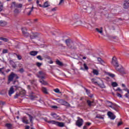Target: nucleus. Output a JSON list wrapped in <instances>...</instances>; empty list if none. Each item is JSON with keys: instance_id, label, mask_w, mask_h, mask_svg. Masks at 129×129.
I'll return each instance as SVG.
<instances>
[{"instance_id": "62", "label": "nucleus", "mask_w": 129, "mask_h": 129, "mask_svg": "<svg viewBox=\"0 0 129 129\" xmlns=\"http://www.w3.org/2000/svg\"><path fill=\"white\" fill-rule=\"evenodd\" d=\"M46 59H47L48 60H51V57L50 56H47L46 57Z\"/></svg>"}, {"instance_id": "26", "label": "nucleus", "mask_w": 129, "mask_h": 129, "mask_svg": "<svg viewBox=\"0 0 129 129\" xmlns=\"http://www.w3.org/2000/svg\"><path fill=\"white\" fill-rule=\"evenodd\" d=\"M42 91L44 93V94H48V91H47V89L45 87L42 88Z\"/></svg>"}, {"instance_id": "12", "label": "nucleus", "mask_w": 129, "mask_h": 129, "mask_svg": "<svg viewBox=\"0 0 129 129\" xmlns=\"http://www.w3.org/2000/svg\"><path fill=\"white\" fill-rule=\"evenodd\" d=\"M107 115L111 119H115V116L114 114H113V113H112L111 111H108L107 112Z\"/></svg>"}, {"instance_id": "55", "label": "nucleus", "mask_w": 129, "mask_h": 129, "mask_svg": "<svg viewBox=\"0 0 129 129\" xmlns=\"http://www.w3.org/2000/svg\"><path fill=\"white\" fill-rule=\"evenodd\" d=\"M48 63L49 64H53V60H52V59H50V61H48Z\"/></svg>"}, {"instance_id": "58", "label": "nucleus", "mask_w": 129, "mask_h": 129, "mask_svg": "<svg viewBox=\"0 0 129 129\" xmlns=\"http://www.w3.org/2000/svg\"><path fill=\"white\" fill-rule=\"evenodd\" d=\"M83 129H87V126L86 125L83 126Z\"/></svg>"}, {"instance_id": "49", "label": "nucleus", "mask_w": 129, "mask_h": 129, "mask_svg": "<svg viewBox=\"0 0 129 129\" xmlns=\"http://www.w3.org/2000/svg\"><path fill=\"white\" fill-rule=\"evenodd\" d=\"M32 23H36V22H38V19H34L32 21H31Z\"/></svg>"}, {"instance_id": "43", "label": "nucleus", "mask_w": 129, "mask_h": 129, "mask_svg": "<svg viewBox=\"0 0 129 129\" xmlns=\"http://www.w3.org/2000/svg\"><path fill=\"white\" fill-rule=\"evenodd\" d=\"M54 92H55L56 93H60V90H59V89H55L54 90Z\"/></svg>"}, {"instance_id": "45", "label": "nucleus", "mask_w": 129, "mask_h": 129, "mask_svg": "<svg viewBox=\"0 0 129 129\" xmlns=\"http://www.w3.org/2000/svg\"><path fill=\"white\" fill-rule=\"evenodd\" d=\"M85 125L88 126H90V125H91V122H87L85 123Z\"/></svg>"}, {"instance_id": "21", "label": "nucleus", "mask_w": 129, "mask_h": 129, "mask_svg": "<svg viewBox=\"0 0 129 129\" xmlns=\"http://www.w3.org/2000/svg\"><path fill=\"white\" fill-rule=\"evenodd\" d=\"M128 5H129V3H127L126 1H125L123 5V9H128L129 8Z\"/></svg>"}, {"instance_id": "13", "label": "nucleus", "mask_w": 129, "mask_h": 129, "mask_svg": "<svg viewBox=\"0 0 129 129\" xmlns=\"http://www.w3.org/2000/svg\"><path fill=\"white\" fill-rule=\"evenodd\" d=\"M15 93V90L14 89V87H11L9 91V96H12V94H14Z\"/></svg>"}, {"instance_id": "60", "label": "nucleus", "mask_w": 129, "mask_h": 129, "mask_svg": "<svg viewBox=\"0 0 129 129\" xmlns=\"http://www.w3.org/2000/svg\"><path fill=\"white\" fill-rule=\"evenodd\" d=\"M56 8H53V9L51 10V11H52V12H55V11H56Z\"/></svg>"}, {"instance_id": "11", "label": "nucleus", "mask_w": 129, "mask_h": 129, "mask_svg": "<svg viewBox=\"0 0 129 129\" xmlns=\"http://www.w3.org/2000/svg\"><path fill=\"white\" fill-rule=\"evenodd\" d=\"M110 105H108L109 107L112 108L114 110H117V106L115 104H113L111 102H109Z\"/></svg>"}, {"instance_id": "57", "label": "nucleus", "mask_w": 129, "mask_h": 129, "mask_svg": "<svg viewBox=\"0 0 129 129\" xmlns=\"http://www.w3.org/2000/svg\"><path fill=\"white\" fill-rule=\"evenodd\" d=\"M116 90V91H121L122 90L120 88H117Z\"/></svg>"}, {"instance_id": "64", "label": "nucleus", "mask_w": 129, "mask_h": 129, "mask_svg": "<svg viewBox=\"0 0 129 129\" xmlns=\"http://www.w3.org/2000/svg\"><path fill=\"white\" fill-rule=\"evenodd\" d=\"M122 87H125V85H124V84H122Z\"/></svg>"}, {"instance_id": "9", "label": "nucleus", "mask_w": 129, "mask_h": 129, "mask_svg": "<svg viewBox=\"0 0 129 129\" xmlns=\"http://www.w3.org/2000/svg\"><path fill=\"white\" fill-rule=\"evenodd\" d=\"M112 64L115 67H116V69H118L117 68L119 66L118 62L116 60V58L115 57H113L112 58Z\"/></svg>"}, {"instance_id": "16", "label": "nucleus", "mask_w": 129, "mask_h": 129, "mask_svg": "<svg viewBox=\"0 0 129 129\" xmlns=\"http://www.w3.org/2000/svg\"><path fill=\"white\" fill-rule=\"evenodd\" d=\"M38 53H39V52L37 51H31L30 52L29 54L31 56H35L38 55Z\"/></svg>"}, {"instance_id": "52", "label": "nucleus", "mask_w": 129, "mask_h": 129, "mask_svg": "<svg viewBox=\"0 0 129 129\" xmlns=\"http://www.w3.org/2000/svg\"><path fill=\"white\" fill-rule=\"evenodd\" d=\"M39 3H40V1H39V0H37L36 5H37V7H39V5H41V4H39Z\"/></svg>"}, {"instance_id": "15", "label": "nucleus", "mask_w": 129, "mask_h": 129, "mask_svg": "<svg viewBox=\"0 0 129 129\" xmlns=\"http://www.w3.org/2000/svg\"><path fill=\"white\" fill-rule=\"evenodd\" d=\"M93 103H94V101H91L90 100H87V104H88L89 107H91V106H93Z\"/></svg>"}, {"instance_id": "4", "label": "nucleus", "mask_w": 129, "mask_h": 129, "mask_svg": "<svg viewBox=\"0 0 129 129\" xmlns=\"http://www.w3.org/2000/svg\"><path fill=\"white\" fill-rule=\"evenodd\" d=\"M97 84L98 86H99L101 88H105V86L103 83V81L101 80L100 78L97 79Z\"/></svg>"}, {"instance_id": "59", "label": "nucleus", "mask_w": 129, "mask_h": 129, "mask_svg": "<svg viewBox=\"0 0 129 129\" xmlns=\"http://www.w3.org/2000/svg\"><path fill=\"white\" fill-rule=\"evenodd\" d=\"M25 129H30V126L27 125L25 127Z\"/></svg>"}, {"instance_id": "46", "label": "nucleus", "mask_w": 129, "mask_h": 129, "mask_svg": "<svg viewBox=\"0 0 129 129\" xmlns=\"http://www.w3.org/2000/svg\"><path fill=\"white\" fill-rule=\"evenodd\" d=\"M19 72H20V73H24V72H25V70L24 69L21 68L19 70Z\"/></svg>"}, {"instance_id": "56", "label": "nucleus", "mask_w": 129, "mask_h": 129, "mask_svg": "<svg viewBox=\"0 0 129 129\" xmlns=\"http://www.w3.org/2000/svg\"><path fill=\"white\" fill-rule=\"evenodd\" d=\"M52 108L56 109L58 108V106L54 105V106H52Z\"/></svg>"}, {"instance_id": "19", "label": "nucleus", "mask_w": 129, "mask_h": 129, "mask_svg": "<svg viewBox=\"0 0 129 129\" xmlns=\"http://www.w3.org/2000/svg\"><path fill=\"white\" fill-rule=\"evenodd\" d=\"M56 65H58V66H64V64L63 62H61L59 59H56L55 61Z\"/></svg>"}, {"instance_id": "32", "label": "nucleus", "mask_w": 129, "mask_h": 129, "mask_svg": "<svg viewBox=\"0 0 129 129\" xmlns=\"http://www.w3.org/2000/svg\"><path fill=\"white\" fill-rule=\"evenodd\" d=\"M19 95H22V96H25V95H26V91H21L20 92Z\"/></svg>"}, {"instance_id": "25", "label": "nucleus", "mask_w": 129, "mask_h": 129, "mask_svg": "<svg viewBox=\"0 0 129 129\" xmlns=\"http://www.w3.org/2000/svg\"><path fill=\"white\" fill-rule=\"evenodd\" d=\"M96 31H97L98 33H99V34H102V33L103 32L102 27H101L100 30H99V28H96Z\"/></svg>"}, {"instance_id": "3", "label": "nucleus", "mask_w": 129, "mask_h": 129, "mask_svg": "<svg viewBox=\"0 0 129 129\" xmlns=\"http://www.w3.org/2000/svg\"><path fill=\"white\" fill-rule=\"evenodd\" d=\"M56 101L61 104V105H64V106H67L68 107H71V105L68 103V102L64 100L63 99H57Z\"/></svg>"}, {"instance_id": "63", "label": "nucleus", "mask_w": 129, "mask_h": 129, "mask_svg": "<svg viewBox=\"0 0 129 129\" xmlns=\"http://www.w3.org/2000/svg\"><path fill=\"white\" fill-rule=\"evenodd\" d=\"M10 71H11V70L8 69V70H7L6 71V72H7V73H9V72H10Z\"/></svg>"}, {"instance_id": "30", "label": "nucleus", "mask_w": 129, "mask_h": 129, "mask_svg": "<svg viewBox=\"0 0 129 129\" xmlns=\"http://www.w3.org/2000/svg\"><path fill=\"white\" fill-rule=\"evenodd\" d=\"M107 75H108V76L110 77H111V78H114V77H115V75L110 73H108Z\"/></svg>"}, {"instance_id": "23", "label": "nucleus", "mask_w": 129, "mask_h": 129, "mask_svg": "<svg viewBox=\"0 0 129 129\" xmlns=\"http://www.w3.org/2000/svg\"><path fill=\"white\" fill-rule=\"evenodd\" d=\"M85 90H86V92L87 93V94L89 96V97H93V95L90 96V90L85 88Z\"/></svg>"}, {"instance_id": "41", "label": "nucleus", "mask_w": 129, "mask_h": 129, "mask_svg": "<svg viewBox=\"0 0 129 129\" xmlns=\"http://www.w3.org/2000/svg\"><path fill=\"white\" fill-rule=\"evenodd\" d=\"M51 116H52V117H54V118H55L56 117H57V114H56V113H52V114H51Z\"/></svg>"}, {"instance_id": "36", "label": "nucleus", "mask_w": 129, "mask_h": 129, "mask_svg": "<svg viewBox=\"0 0 129 129\" xmlns=\"http://www.w3.org/2000/svg\"><path fill=\"white\" fill-rule=\"evenodd\" d=\"M111 85L113 87H116L118 85H117V83L114 82L112 83Z\"/></svg>"}, {"instance_id": "27", "label": "nucleus", "mask_w": 129, "mask_h": 129, "mask_svg": "<svg viewBox=\"0 0 129 129\" xmlns=\"http://www.w3.org/2000/svg\"><path fill=\"white\" fill-rule=\"evenodd\" d=\"M30 83L31 84H33V85H34L35 86H37V81L33 80L32 81H30Z\"/></svg>"}, {"instance_id": "33", "label": "nucleus", "mask_w": 129, "mask_h": 129, "mask_svg": "<svg viewBox=\"0 0 129 129\" xmlns=\"http://www.w3.org/2000/svg\"><path fill=\"white\" fill-rule=\"evenodd\" d=\"M44 121H46V122H48V123H50L51 124H53V123H52V121H54V120H48L47 118H44Z\"/></svg>"}, {"instance_id": "8", "label": "nucleus", "mask_w": 129, "mask_h": 129, "mask_svg": "<svg viewBox=\"0 0 129 129\" xmlns=\"http://www.w3.org/2000/svg\"><path fill=\"white\" fill-rule=\"evenodd\" d=\"M45 73L42 71H39L37 76L38 78H40L41 79H45Z\"/></svg>"}, {"instance_id": "18", "label": "nucleus", "mask_w": 129, "mask_h": 129, "mask_svg": "<svg viewBox=\"0 0 129 129\" xmlns=\"http://www.w3.org/2000/svg\"><path fill=\"white\" fill-rule=\"evenodd\" d=\"M22 121L24 123H26V124H29V120L27 119V117L26 116L22 118Z\"/></svg>"}, {"instance_id": "22", "label": "nucleus", "mask_w": 129, "mask_h": 129, "mask_svg": "<svg viewBox=\"0 0 129 129\" xmlns=\"http://www.w3.org/2000/svg\"><path fill=\"white\" fill-rule=\"evenodd\" d=\"M39 82L41 83L42 85H47L48 83L46 81H44V80L41 79L39 80Z\"/></svg>"}, {"instance_id": "44", "label": "nucleus", "mask_w": 129, "mask_h": 129, "mask_svg": "<svg viewBox=\"0 0 129 129\" xmlns=\"http://www.w3.org/2000/svg\"><path fill=\"white\" fill-rule=\"evenodd\" d=\"M36 66H37V67H40V66H42V63L39 62H36Z\"/></svg>"}, {"instance_id": "31", "label": "nucleus", "mask_w": 129, "mask_h": 129, "mask_svg": "<svg viewBox=\"0 0 129 129\" xmlns=\"http://www.w3.org/2000/svg\"><path fill=\"white\" fill-rule=\"evenodd\" d=\"M93 73L94 75H98V74H99L98 71H97V70H95V69H94L93 70Z\"/></svg>"}, {"instance_id": "1", "label": "nucleus", "mask_w": 129, "mask_h": 129, "mask_svg": "<svg viewBox=\"0 0 129 129\" xmlns=\"http://www.w3.org/2000/svg\"><path fill=\"white\" fill-rule=\"evenodd\" d=\"M66 43L70 49H74V50L77 49V43L73 41L72 40L67 39L66 40Z\"/></svg>"}, {"instance_id": "47", "label": "nucleus", "mask_w": 129, "mask_h": 129, "mask_svg": "<svg viewBox=\"0 0 129 129\" xmlns=\"http://www.w3.org/2000/svg\"><path fill=\"white\" fill-rule=\"evenodd\" d=\"M8 49H3V54H7L8 53Z\"/></svg>"}, {"instance_id": "10", "label": "nucleus", "mask_w": 129, "mask_h": 129, "mask_svg": "<svg viewBox=\"0 0 129 129\" xmlns=\"http://www.w3.org/2000/svg\"><path fill=\"white\" fill-rule=\"evenodd\" d=\"M22 31L23 35H24L25 37H29L30 36V34L29 33L27 32L28 30L27 29V28L24 27L22 28Z\"/></svg>"}, {"instance_id": "29", "label": "nucleus", "mask_w": 129, "mask_h": 129, "mask_svg": "<svg viewBox=\"0 0 129 129\" xmlns=\"http://www.w3.org/2000/svg\"><path fill=\"white\" fill-rule=\"evenodd\" d=\"M5 69V67H3L2 68H0V74H3L4 76H6V74L4 72H3V70Z\"/></svg>"}, {"instance_id": "6", "label": "nucleus", "mask_w": 129, "mask_h": 129, "mask_svg": "<svg viewBox=\"0 0 129 129\" xmlns=\"http://www.w3.org/2000/svg\"><path fill=\"white\" fill-rule=\"evenodd\" d=\"M23 4H18L16 2H13L11 5V8H14V9H21L22 8Z\"/></svg>"}, {"instance_id": "35", "label": "nucleus", "mask_w": 129, "mask_h": 129, "mask_svg": "<svg viewBox=\"0 0 129 129\" xmlns=\"http://www.w3.org/2000/svg\"><path fill=\"white\" fill-rule=\"evenodd\" d=\"M28 115L29 117V119H30V122H31V123H33V116H32V115H30V114H28Z\"/></svg>"}, {"instance_id": "51", "label": "nucleus", "mask_w": 129, "mask_h": 129, "mask_svg": "<svg viewBox=\"0 0 129 129\" xmlns=\"http://www.w3.org/2000/svg\"><path fill=\"white\" fill-rule=\"evenodd\" d=\"M117 96L118 97H122L121 94H120L119 93H117Z\"/></svg>"}, {"instance_id": "61", "label": "nucleus", "mask_w": 129, "mask_h": 129, "mask_svg": "<svg viewBox=\"0 0 129 129\" xmlns=\"http://www.w3.org/2000/svg\"><path fill=\"white\" fill-rule=\"evenodd\" d=\"M127 93L126 94V97H127V95H128V94H129V90L128 89L127 90Z\"/></svg>"}, {"instance_id": "7", "label": "nucleus", "mask_w": 129, "mask_h": 129, "mask_svg": "<svg viewBox=\"0 0 129 129\" xmlns=\"http://www.w3.org/2000/svg\"><path fill=\"white\" fill-rule=\"evenodd\" d=\"M52 123H53V124H55V125H56L57 126H59V127H63L64 125H65L64 122H58L55 120H54V121H52Z\"/></svg>"}, {"instance_id": "17", "label": "nucleus", "mask_w": 129, "mask_h": 129, "mask_svg": "<svg viewBox=\"0 0 129 129\" xmlns=\"http://www.w3.org/2000/svg\"><path fill=\"white\" fill-rule=\"evenodd\" d=\"M117 71H118L121 74H125L123 68L121 67L120 69H116Z\"/></svg>"}, {"instance_id": "24", "label": "nucleus", "mask_w": 129, "mask_h": 129, "mask_svg": "<svg viewBox=\"0 0 129 129\" xmlns=\"http://www.w3.org/2000/svg\"><path fill=\"white\" fill-rule=\"evenodd\" d=\"M5 126H6V127H7V128L8 129H12V127L13 126V125L11 123H6Z\"/></svg>"}, {"instance_id": "54", "label": "nucleus", "mask_w": 129, "mask_h": 129, "mask_svg": "<svg viewBox=\"0 0 129 129\" xmlns=\"http://www.w3.org/2000/svg\"><path fill=\"white\" fill-rule=\"evenodd\" d=\"M122 124V122H119L117 124L118 126H119V125H121Z\"/></svg>"}, {"instance_id": "40", "label": "nucleus", "mask_w": 129, "mask_h": 129, "mask_svg": "<svg viewBox=\"0 0 129 129\" xmlns=\"http://www.w3.org/2000/svg\"><path fill=\"white\" fill-rule=\"evenodd\" d=\"M83 66L85 70H88V69H89L86 63H84Z\"/></svg>"}, {"instance_id": "14", "label": "nucleus", "mask_w": 129, "mask_h": 129, "mask_svg": "<svg viewBox=\"0 0 129 129\" xmlns=\"http://www.w3.org/2000/svg\"><path fill=\"white\" fill-rule=\"evenodd\" d=\"M49 3H48V2H45L44 3V5H39V7L40 8H48V7H49Z\"/></svg>"}, {"instance_id": "28", "label": "nucleus", "mask_w": 129, "mask_h": 129, "mask_svg": "<svg viewBox=\"0 0 129 129\" xmlns=\"http://www.w3.org/2000/svg\"><path fill=\"white\" fill-rule=\"evenodd\" d=\"M33 35H30V39H35V38H37L38 37V35L36 34H35L34 33H32Z\"/></svg>"}, {"instance_id": "5", "label": "nucleus", "mask_w": 129, "mask_h": 129, "mask_svg": "<svg viewBox=\"0 0 129 129\" xmlns=\"http://www.w3.org/2000/svg\"><path fill=\"white\" fill-rule=\"evenodd\" d=\"M83 122H84L83 119L78 117V120L76 122V124L77 126H78L79 127H80L81 126H82V125H83Z\"/></svg>"}, {"instance_id": "34", "label": "nucleus", "mask_w": 129, "mask_h": 129, "mask_svg": "<svg viewBox=\"0 0 129 129\" xmlns=\"http://www.w3.org/2000/svg\"><path fill=\"white\" fill-rule=\"evenodd\" d=\"M0 40L4 41V42H9V39L8 38H5L4 37H0Z\"/></svg>"}, {"instance_id": "50", "label": "nucleus", "mask_w": 129, "mask_h": 129, "mask_svg": "<svg viewBox=\"0 0 129 129\" xmlns=\"http://www.w3.org/2000/svg\"><path fill=\"white\" fill-rule=\"evenodd\" d=\"M64 3V0H60L59 3V5L60 6L61 4H63Z\"/></svg>"}, {"instance_id": "39", "label": "nucleus", "mask_w": 129, "mask_h": 129, "mask_svg": "<svg viewBox=\"0 0 129 129\" xmlns=\"http://www.w3.org/2000/svg\"><path fill=\"white\" fill-rule=\"evenodd\" d=\"M37 59L38 60H40V61H43V58H42V56L41 55H38L36 56Z\"/></svg>"}, {"instance_id": "38", "label": "nucleus", "mask_w": 129, "mask_h": 129, "mask_svg": "<svg viewBox=\"0 0 129 129\" xmlns=\"http://www.w3.org/2000/svg\"><path fill=\"white\" fill-rule=\"evenodd\" d=\"M91 81L93 84H97V80L95 81V79H92Z\"/></svg>"}, {"instance_id": "20", "label": "nucleus", "mask_w": 129, "mask_h": 129, "mask_svg": "<svg viewBox=\"0 0 129 129\" xmlns=\"http://www.w3.org/2000/svg\"><path fill=\"white\" fill-rule=\"evenodd\" d=\"M97 60L99 63H100V64H101V65H104V64H105V62H104V60H102L101 58L97 57Z\"/></svg>"}, {"instance_id": "42", "label": "nucleus", "mask_w": 129, "mask_h": 129, "mask_svg": "<svg viewBox=\"0 0 129 129\" xmlns=\"http://www.w3.org/2000/svg\"><path fill=\"white\" fill-rule=\"evenodd\" d=\"M15 55H16L18 60H22V56H21L20 55H18L17 54H15Z\"/></svg>"}, {"instance_id": "2", "label": "nucleus", "mask_w": 129, "mask_h": 129, "mask_svg": "<svg viewBox=\"0 0 129 129\" xmlns=\"http://www.w3.org/2000/svg\"><path fill=\"white\" fill-rule=\"evenodd\" d=\"M16 78V79H19V76L14 73H11V74L8 77V84H10L13 80H14V78Z\"/></svg>"}, {"instance_id": "48", "label": "nucleus", "mask_w": 129, "mask_h": 129, "mask_svg": "<svg viewBox=\"0 0 129 129\" xmlns=\"http://www.w3.org/2000/svg\"><path fill=\"white\" fill-rule=\"evenodd\" d=\"M14 13L15 14H19V13H20V11L18 9H15L14 10Z\"/></svg>"}, {"instance_id": "53", "label": "nucleus", "mask_w": 129, "mask_h": 129, "mask_svg": "<svg viewBox=\"0 0 129 129\" xmlns=\"http://www.w3.org/2000/svg\"><path fill=\"white\" fill-rule=\"evenodd\" d=\"M3 5H1L0 6V12H3Z\"/></svg>"}, {"instance_id": "37", "label": "nucleus", "mask_w": 129, "mask_h": 129, "mask_svg": "<svg viewBox=\"0 0 129 129\" xmlns=\"http://www.w3.org/2000/svg\"><path fill=\"white\" fill-rule=\"evenodd\" d=\"M34 10V7H32L31 9L29 11V12L27 14L28 16H30L31 15V14L32 13V12H33Z\"/></svg>"}]
</instances>
